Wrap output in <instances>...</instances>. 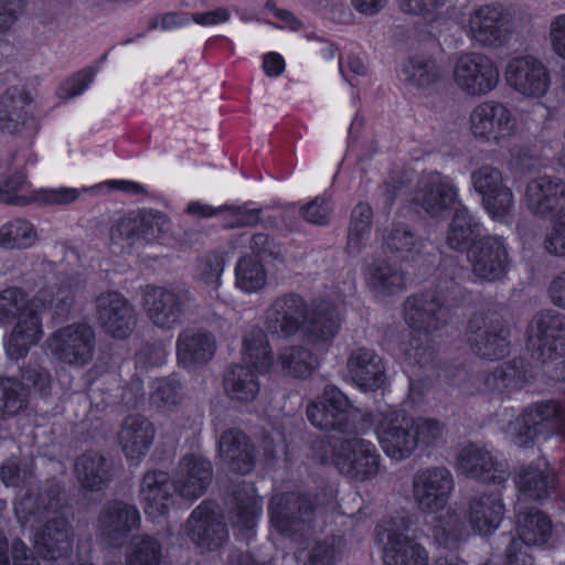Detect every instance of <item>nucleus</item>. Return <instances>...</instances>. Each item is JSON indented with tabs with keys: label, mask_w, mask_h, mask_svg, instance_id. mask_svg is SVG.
<instances>
[{
	"label": "nucleus",
	"mask_w": 565,
	"mask_h": 565,
	"mask_svg": "<svg viewBox=\"0 0 565 565\" xmlns=\"http://www.w3.org/2000/svg\"><path fill=\"white\" fill-rule=\"evenodd\" d=\"M142 308L154 326L171 329L184 320L189 306L181 296L171 290L148 286L143 291Z\"/></svg>",
	"instance_id": "nucleus-19"
},
{
	"label": "nucleus",
	"mask_w": 565,
	"mask_h": 565,
	"mask_svg": "<svg viewBox=\"0 0 565 565\" xmlns=\"http://www.w3.org/2000/svg\"><path fill=\"white\" fill-rule=\"evenodd\" d=\"M440 431L436 420L418 419L414 423L401 409L390 411L376 426L382 449L395 460L407 458L420 444L429 445Z\"/></svg>",
	"instance_id": "nucleus-6"
},
{
	"label": "nucleus",
	"mask_w": 565,
	"mask_h": 565,
	"mask_svg": "<svg viewBox=\"0 0 565 565\" xmlns=\"http://www.w3.org/2000/svg\"><path fill=\"white\" fill-rule=\"evenodd\" d=\"M94 343V330L85 323L60 328L46 341L47 350L56 360L76 365L92 360Z\"/></svg>",
	"instance_id": "nucleus-14"
},
{
	"label": "nucleus",
	"mask_w": 565,
	"mask_h": 565,
	"mask_svg": "<svg viewBox=\"0 0 565 565\" xmlns=\"http://www.w3.org/2000/svg\"><path fill=\"white\" fill-rule=\"evenodd\" d=\"M21 8L20 0H0V31L11 25Z\"/></svg>",
	"instance_id": "nucleus-60"
},
{
	"label": "nucleus",
	"mask_w": 565,
	"mask_h": 565,
	"mask_svg": "<svg viewBox=\"0 0 565 565\" xmlns=\"http://www.w3.org/2000/svg\"><path fill=\"white\" fill-rule=\"evenodd\" d=\"M212 477L211 463L201 455H190L179 463L174 489L183 498L193 500L203 494Z\"/></svg>",
	"instance_id": "nucleus-21"
},
{
	"label": "nucleus",
	"mask_w": 565,
	"mask_h": 565,
	"mask_svg": "<svg viewBox=\"0 0 565 565\" xmlns=\"http://www.w3.org/2000/svg\"><path fill=\"white\" fill-rule=\"evenodd\" d=\"M367 285L381 294H394L404 287V276L384 260L373 262L365 271Z\"/></svg>",
	"instance_id": "nucleus-37"
},
{
	"label": "nucleus",
	"mask_w": 565,
	"mask_h": 565,
	"mask_svg": "<svg viewBox=\"0 0 565 565\" xmlns=\"http://www.w3.org/2000/svg\"><path fill=\"white\" fill-rule=\"evenodd\" d=\"M405 72L408 75L409 81H412L417 86H425L431 82L428 64H415L412 62L406 66Z\"/></svg>",
	"instance_id": "nucleus-61"
},
{
	"label": "nucleus",
	"mask_w": 565,
	"mask_h": 565,
	"mask_svg": "<svg viewBox=\"0 0 565 565\" xmlns=\"http://www.w3.org/2000/svg\"><path fill=\"white\" fill-rule=\"evenodd\" d=\"M141 230L139 232H132L127 234V242L132 245L136 239H145L146 242H152L159 238L163 233L170 228V222L160 212H149L140 221Z\"/></svg>",
	"instance_id": "nucleus-43"
},
{
	"label": "nucleus",
	"mask_w": 565,
	"mask_h": 565,
	"mask_svg": "<svg viewBox=\"0 0 565 565\" xmlns=\"http://www.w3.org/2000/svg\"><path fill=\"white\" fill-rule=\"evenodd\" d=\"M224 269V263L218 256L206 257L199 264V274L203 281L217 288Z\"/></svg>",
	"instance_id": "nucleus-54"
},
{
	"label": "nucleus",
	"mask_w": 565,
	"mask_h": 565,
	"mask_svg": "<svg viewBox=\"0 0 565 565\" xmlns=\"http://www.w3.org/2000/svg\"><path fill=\"white\" fill-rule=\"evenodd\" d=\"M503 513L504 507L500 497H481L471 502L468 523L475 533L487 535L499 527Z\"/></svg>",
	"instance_id": "nucleus-27"
},
{
	"label": "nucleus",
	"mask_w": 565,
	"mask_h": 565,
	"mask_svg": "<svg viewBox=\"0 0 565 565\" xmlns=\"http://www.w3.org/2000/svg\"><path fill=\"white\" fill-rule=\"evenodd\" d=\"M180 398L179 387L172 380L168 379L157 381L150 395L151 403L159 408L177 405Z\"/></svg>",
	"instance_id": "nucleus-48"
},
{
	"label": "nucleus",
	"mask_w": 565,
	"mask_h": 565,
	"mask_svg": "<svg viewBox=\"0 0 565 565\" xmlns=\"http://www.w3.org/2000/svg\"><path fill=\"white\" fill-rule=\"evenodd\" d=\"M265 324L273 333L290 335L307 323L308 340L318 347L332 341L340 330L339 310L328 303L318 305L308 311L302 297L286 295L277 298L265 312Z\"/></svg>",
	"instance_id": "nucleus-2"
},
{
	"label": "nucleus",
	"mask_w": 565,
	"mask_h": 565,
	"mask_svg": "<svg viewBox=\"0 0 565 565\" xmlns=\"http://www.w3.org/2000/svg\"><path fill=\"white\" fill-rule=\"evenodd\" d=\"M284 501V497H275L273 498L268 508L273 525L281 533H286L288 530L287 516L286 513L282 511Z\"/></svg>",
	"instance_id": "nucleus-59"
},
{
	"label": "nucleus",
	"mask_w": 565,
	"mask_h": 565,
	"mask_svg": "<svg viewBox=\"0 0 565 565\" xmlns=\"http://www.w3.org/2000/svg\"><path fill=\"white\" fill-rule=\"evenodd\" d=\"M96 309L98 323L113 338L126 339L137 326L134 306L116 291L100 294L96 299Z\"/></svg>",
	"instance_id": "nucleus-17"
},
{
	"label": "nucleus",
	"mask_w": 565,
	"mask_h": 565,
	"mask_svg": "<svg viewBox=\"0 0 565 565\" xmlns=\"http://www.w3.org/2000/svg\"><path fill=\"white\" fill-rule=\"evenodd\" d=\"M415 203L431 217H439L446 211H454L447 232V244L452 249H462L481 234L480 224L458 199V189L448 177L438 172L427 173L419 182Z\"/></svg>",
	"instance_id": "nucleus-3"
},
{
	"label": "nucleus",
	"mask_w": 565,
	"mask_h": 565,
	"mask_svg": "<svg viewBox=\"0 0 565 565\" xmlns=\"http://www.w3.org/2000/svg\"><path fill=\"white\" fill-rule=\"evenodd\" d=\"M409 530L411 521L404 515L379 526L377 539L384 544L385 565H427L428 554L423 546L408 539L406 533Z\"/></svg>",
	"instance_id": "nucleus-10"
},
{
	"label": "nucleus",
	"mask_w": 565,
	"mask_h": 565,
	"mask_svg": "<svg viewBox=\"0 0 565 565\" xmlns=\"http://www.w3.org/2000/svg\"><path fill=\"white\" fill-rule=\"evenodd\" d=\"M550 42L553 52L565 60V13L555 17L551 21Z\"/></svg>",
	"instance_id": "nucleus-55"
},
{
	"label": "nucleus",
	"mask_w": 565,
	"mask_h": 565,
	"mask_svg": "<svg viewBox=\"0 0 565 565\" xmlns=\"http://www.w3.org/2000/svg\"><path fill=\"white\" fill-rule=\"evenodd\" d=\"M242 363L233 366L224 377V390L230 398L237 402L253 401L259 385L256 374H266L273 366V354L264 331L254 326L244 332Z\"/></svg>",
	"instance_id": "nucleus-5"
},
{
	"label": "nucleus",
	"mask_w": 565,
	"mask_h": 565,
	"mask_svg": "<svg viewBox=\"0 0 565 565\" xmlns=\"http://www.w3.org/2000/svg\"><path fill=\"white\" fill-rule=\"evenodd\" d=\"M454 489L450 472L444 468L417 472L413 481V495L425 513V522L431 527V536L440 545H448L463 536L456 515L446 509Z\"/></svg>",
	"instance_id": "nucleus-4"
},
{
	"label": "nucleus",
	"mask_w": 565,
	"mask_h": 565,
	"mask_svg": "<svg viewBox=\"0 0 565 565\" xmlns=\"http://www.w3.org/2000/svg\"><path fill=\"white\" fill-rule=\"evenodd\" d=\"M32 99L22 89L12 87L0 98V130L17 134L33 127Z\"/></svg>",
	"instance_id": "nucleus-23"
},
{
	"label": "nucleus",
	"mask_w": 565,
	"mask_h": 565,
	"mask_svg": "<svg viewBox=\"0 0 565 565\" xmlns=\"http://www.w3.org/2000/svg\"><path fill=\"white\" fill-rule=\"evenodd\" d=\"M468 129L481 141L500 145L516 134L518 124L508 106L497 100H486L470 111Z\"/></svg>",
	"instance_id": "nucleus-9"
},
{
	"label": "nucleus",
	"mask_w": 565,
	"mask_h": 565,
	"mask_svg": "<svg viewBox=\"0 0 565 565\" xmlns=\"http://www.w3.org/2000/svg\"><path fill=\"white\" fill-rule=\"evenodd\" d=\"M467 257L475 276L488 281L502 278L510 264L505 242L500 236H486L475 242Z\"/></svg>",
	"instance_id": "nucleus-16"
},
{
	"label": "nucleus",
	"mask_w": 565,
	"mask_h": 565,
	"mask_svg": "<svg viewBox=\"0 0 565 565\" xmlns=\"http://www.w3.org/2000/svg\"><path fill=\"white\" fill-rule=\"evenodd\" d=\"M266 7L271 12V14L279 20V23L276 24V28L287 31H297L301 28V21L291 12L277 8L269 2L266 4Z\"/></svg>",
	"instance_id": "nucleus-57"
},
{
	"label": "nucleus",
	"mask_w": 565,
	"mask_h": 565,
	"mask_svg": "<svg viewBox=\"0 0 565 565\" xmlns=\"http://www.w3.org/2000/svg\"><path fill=\"white\" fill-rule=\"evenodd\" d=\"M21 377L22 384L10 377H0V418L17 415L25 407L31 390L44 394L50 383L47 373L38 366L22 369Z\"/></svg>",
	"instance_id": "nucleus-18"
},
{
	"label": "nucleus",
	"mask_w": 565,
	"mask_h": 565,
	"mask_svg": "<svg viewBox=\"0 0 565 565\" xmlns=\"http://www.w3.org/2000/svg\"><path fill=\"white\" fill-rule=\"evenodd\" d=\"M71 548L67 521L56 518L51 521L43 533L34 536V550L42 557L58 558Z\"/></svg>",
	"instance_id": "nucleus-29"
},
{
	"label": "nucleus",
	"mask_w": 565,
	"mask_h": 565,
	"mask_svg": "<svg viewBox=\"0 0 565 565\" xmlns=\"http://www.w3.org/2000/svg\"><path fill=\"white\" fill-rule=\"evenodd\" d=\"M332 211L330 202L324 198H316L302 209L303 217L313 224H326Z\"/></svg>",
	"instance_id": "nucleus-53"
},
{
	"label": "nucleus",
	"mask_w": 565,
	"mask_h": 565,
	"mask_svg": "<svg viewBox=\"0 0 565 565\" xmlns=\"http://www.w3.org/2000/svg\"><path fill=\"white\" fill-rule=\"evenodd\" d=\"M237 501L242 522L247 526L253 525L255 519L262 512V501L256 495L254 488L249 487L246 492V498L242 499L237 497Z\"/></svg>",
	"instance_id": "nucleus-50"
},
{
	"label": "nucleus",
	"mask_w": 565,
	"mask_h": 565,
	"mask_svg": "<svg viewBox=\"0 0 565 565\" xmlns=\"http://www.w3.org/2000/svg\"><path fill=\"white\" fill-rule=\"evenodd\" d=\"M525 200L529 209L541 216L555 212L553 226L545 239L548 253L565 255V184L540 177L527 184Z\"/></svg>",
	"instance_id": "nucleus-8"
},
{
	"label": "nucleus",
	"mask_w": 565,
	"mask_h": 565,
	"mask_svg": "<svg viewBox=\"0 0 565 565\" xmlns=\"http://www.w3.org/2000/svg\"><path fill=\"white\" fill-rule=\"evenodd\" d=\"M313 457L333 465L341 473L351 478H366L377 472L380 455L370 441L334 435L330 439L318 440L312 446Z\"/></svg>",
	"instance_id": "nucleus-7"
},
{
	"label": "nucleus",
	"mask_w": 565,
	"mask_h": 565,
	"mask_svg": "<svg viewBox=\"0 0 565 565\" xmlns=\"http://www.w3.org/2000/svg\"><path fill=\"white\" fill-rule=\"evenodd\" d=\"M457 467L465 475L483 480L493 479L492 476H488L493 467L492 457L480 447L469 446L463 448L457 459Z\"/></svg>",
	"instance_id": "nucleus-38"
},
{
	"label": "nucleus",
	"mask_w": 565,
	"mask_h": 565,
	"mask_svg": "<svg viewBox=\"0 0 565 565\" xmlns=\"http://www.w3.org/2000/svg\"><path fill=\"white\" fill-rule=\"evenodd\" d=\"M348 372L353 383L362 391H375L385 381L382 359L369 349L352 351L348 360Z\"/></svg>",
	"instance_id": "nucleus-24"
},
{
	"label": "nucleus",
	"mask_w": 565,
	"mask_h": 565,
	"mask_svg": "<svg viewBox=\"0 0 565 565\" xmlns=\"http://www.w3.org/2000/svg\"><path fill=\"white\" fill-rule=\"evenodd\" d=\"M168 476L162 471L149 472L143 477L140 498L145 503V512L151 518L163 515L168 509Z\"/></svg>",
	"instance_id": "nucleus-31"
},
{
	"label": "nucleus",
	"mask_w": 565,
	"mask_h": 565,
	"mask_svg": "<svg viewBox=\"0 0 565 565\" xmlns=\"http://www.w3.org/2000/svg\"><path fill=\"white\" fill-rule=\"evenodd\" d=\"M139 512L135 507L116 502L102 516L100 522L109 534L124 532L139 524Z\"/></svg>",
	"instance_id": "nucleus-41"
},
{
	"label": "nucleus",
	"mask_w": 565,
	"mask_h": 565,
	"mask_svg": "<svg viewBox=\"0 0 565 565\" xmlns=\"http://www.w3.org/2000/svg\"><path fill=\"white\" fill-rule=\"evenodd\" d=\"M504 78L515 92L534 98L545 95L551 84L545 65L533 56H518L509 60Z\"/></svg>",
	"instance_id": "nucleus-15"
},
{
	"label": "nucleus",
	"mask_w": 565,
	"mask_h": 565,
	"mask_svg": "<svg viewBox=\"0 0 565 565\" xmlns=\"http://www.w3.org/2000/svg\"><path fill=\"white\" fill-rule=\"evenodd\" d=\"M342 74L350 72L354 75H363L366 73V65L362 55H348L339 62Z\"/></svg>",
	"instance_id": "nucleus-62"
},
{
	"label": "nucleus",
	"mask_w": 565,
	"mask_h": 565,
	"mask_svg": "<svg viewBox=\"0 0 565 565\" xmlns=\"http://www.w3.org/2000/svg\"><path fill=\"white\" fill-rule=\"evenodd\" d=\"M467 36L482 46H500L510 36L512 23L509 13L495 4L472 9L461 22Z\"/></svg>",
	"instance_id": "nucleus-11"
},
{
	"label": "nucleus",
	"mask_w": 565,
	"mask_h": 565,
	"mask_svg": "<svg viewBox=\"0 0 565 565\" xmlns=\"http://www.w3.org/2000/svg\"><path fill=\"white\" fill-rule=\"evenodd\" d=\"M154 430L152 425L139 416L128 417L119 433V443L127 458L139 459L149 449Z\"/></svg>",
	"instance_id": "nucleus-25"
},
{
	"label": "nucleus",
	"mask_w": 565,
	"mask_h": 565,
	"mask_svg": "<svg viewBox=\"0 0 565 565\" xmlns=\"http://www.w3.org/2000/svg\"><path fill=\"white\" fill-rule=\"evenodd\" d=\"M372 217L371 207L360 203L352 211V218L349 228L348 248L350 252H358L370 230Z\"/></svg>",
	"instance_id": "nucleus-42"
},
{
	"label": "nucleus",
	"mask_w": 565,
	"mask_h": 565,
	"mask_svg": "<svg viewBox=\"0 0 565 565\" xmlns=\"http://www.w3.org/2000/svg\"><path fill=\"white\" fill-rule=\"evenodd\" d=\"M214 351V340L205 332L185 330L179 337L177 353L179 362L184 366L207 362Z\"/></svg>",
	"instance_id": "nucleus-28"
},
{
	"label": "nucleus",
	"mask_w": 565,
	"mask_h": 565,
	"mask_svg": "<svg viewBox=\"0 0 565 565\" xmlns=\"http://www.w3.org/2000/svg\"><path fill=\"white\" fill-rule=\"evenodd\" d=\"M30 183L22 172L8 180L0 181V202L9 204H25L31 199Z\"/></svg>",
	"instance_id": "nucleus-44"
},
{
	"label": "nucleus",
	"mask_w": 565,
	"mask_h": 565,
	"mask_svg": "<svg viewBox=\"0 0 565 565\" xmlns=\"http://www.w3.org/2000/svg\"><path fill=\"white\" fill-rule=\"evenodd\" d=\"M230 19V12L225 8H217L206 12L195 13L193 21L203 26L216 25L226 22Z\"/></svg>",
	"instance_id": "nucleus-58"
},
{
	"label": "nucleus",
	"mask_w": 565,
	"mask_h": 565,
	"mask_svg": "<svg viewBox=\"0 0 565 565\" xmlns=\"http://www.w3.org/2000/svg\"><path fill=\"white\" fill-rule=\"evenodd\" d=\"M259 220V211L247 205L231 206L227 210L225 222L227 226L254 225Z\"/></svg>",
	"instance_id": "nucleus-51"
},
{
	"label": "nucleus",
	"mask_w": 565,
	"mask_h": 565,
	"mask_svg": "<svg viewBox=\"0 0 565 565\" xmlns=\"http://www.w3.org/2000/svg\"><path fill=\"white\" fill-rule=\"evenodd\" d=\"M516 529L520 545L526 546L544 544L552 532L551 522L546 515L539 511L530 512L526 515H519Z\"/></svg>",
	"instance_id": "nucleus-35"
},
{
	"label": "nucleus",
	"mask_w": 565,
	"mask_h": 565,
	"mask_svg": "<svg viewBox=\"0 0 565 565\" xmlns=\"http://www.w3.org/2000/svg\"><path fill=\"white\" fill-rule=\"evenodd\" d=\"M263 68L267 76L277 77L285 70V61L278 53H267L263 60Z\"/></svg>",
	"instance_id": "nucleus-63"
},
{
	"label": "nucleus",
	"mask_w": 565,
	"mask_h": 565,
	"mask_svg": "<svg viewBox=\"0 0 565 565\" xmlns=\"http://www.w3.org/2000/svg\"><path fill=\"white\" fill-rule=\"evenodd\" d=\"M221 458L236 472L247 473L253 468V457L246 437L239 430L222 435L218 443Z\"/></svg>",
	"instance_id": "nucleus-30"
},
{
	"label": "nucleus",
	"mask_w": 565,
	"mask_h": 565,
	"mask_svg": "<svg viewBox=\"0 0 565 565\" xmlns=\"http://www.w3.org/2000/svg\"><path fill=\"white\" fill-rule=\"evenodd\" d=\"M77 478L84 488L98 490L108 479L105 460L97 454L84 455L75 463Z\"/></svg>",
	"instance_id": "nucleus-39"
},
{
	"label": "nucleus",
	"mask_w": 565,
	"mask_h": 565,
	"mask_svg": "<svg viewBox=\"0 0 565 565\" xmlns=\"http://www.w3.org/2000/svg\"><path fill=\"white\" fill-rule=\"evenodd\" d=\"M448 308L439 303V301L427 295L424 298L413 297L407 299L405 303V319L407 323L415 330L423 328L429 332L437 329V322L440 318L446 317Z\"/></svg>",
	"instance_id": "nucleus-26"
},
{
	"label": "nucleus",
	"mask_w": 565,
	"mask_h": 565,
	"mask_svg": "<svg viewBox=\"0 0 565 565\" xmlns=\"http://www.w3.org/2000/svg\"><path fill=\"white\" fill-rule=\"evenodd\" d=\"M339 551L333 546L320 545L310 557V565H331Z\"/></svg>",
	"instance_id": "nucleus-64"
},
{
	"label": "nucleus",
	"mask_w": 565,
	"mask_h": 565,
	"mask_svg": "<svg viewBox=\"0 0 565 565\" xmlns=\"http://www.w3.org/2000/svg\"><path fill=\"white\" fill-rule=\"evenodd\" d=\"M445 1L446 0H399V8L405 13L429 18L445 4Z\"/></svg>",
	"instance_id": "nucleus-52"
},
{
	"label": "nucleus",
	"mask_w": 565,
	"mask_h": 565,
	"mask_svg": "<svg viewBox=\"0 0 565 565\" xmlns=\"http://www.w3.org/2000/svg\"><path fill=\"white\" fill-rule=\"evenodd\" d=\"M385 247L398 253L412 252L416 245L414 235L405 230H396L385 238Z\"/></svg>",
	"instance_id": "nucleus-56"
},
{
	"label": "nucleus",
	"mask_w": 565,
	"mask_h": 565,
	"mask_svg": "<svg viewBox=\"0 0 565 565\" xmlns=\"http://www.w3.org/2000/svg\"><path fill=\"white\" fill-rule=\"evenodd\" d=\"M472 185L482 196L488 214L497 221H503L513 206V194L503 184L501 173L491 167H482L472 174Z\"/></svg>",
	"instance_id": "nucleus-20"
},
{
	"label": "nucleus",
	"mask_w": 565,
	"mask_h": 565,
	"mask_svg": "<svg viewBox=\"0 0 565 565\" xmlns=\"http://www.w3.org/2000/svg\"><path fill=\"white\" fill-rule=\"evenodd\" d=\"M518 487L523 497L540 500L546 493L548 482L547 477L541 468H530L518 478Z\"/></svg>",
	"instance_id": "nucleus-46"
},
{
	"label": "nucleus",
	"mask_w": 565,
	"mask_h": 565,
	"mask_svg": "<svg viewBox=\"0 0 565 565\" xmlns=\"http://www.w3.org/2000/svg\"><path fill=\"white\" fill-rule=\"evenodd\" d=\"M39 238L33 224L23 218L11 220L0 226V247L21 249L32 247Z\"/></svg>",
	"instance_id": "nucleus-36"
},
{
	"label": "nucleus",
	"mask_w": 565,
	"mask_h": 565,
	"mask_svg": "<svg viewBox=\"0 0 565 565\" xmlns=\"http://www.w3.org/2000/svg\"><path fill=\"white\" fill-rule=\"evenodd\" d=\"M94 79L92 70H83L67 78L57 89V96L62 99H70L85 92Z\"/></svg>",
	"instance_id": "nucleus-49"
},
{
	"label": "nucleus",
	"mask_w": 565,
	"mask_h": 565,
	"mask_svg": "<svg viewBox=\"0 0 565 565\" xmlns=\"http://www.w3.org/2000/svg\"><path fill=\"white\" fill-rule=\"evenodd\" d=\"M73 289L58 288L55 294L42 289L32 298L20 287L9 286L0 290V324L14 322L10 334L4 340L7 355L12 360L24 358L29 350L43 337L42 315L54 308L60 315L73 299Z\"/></svg>",
	"instance_id": "nucleus-1"
},
{
	"label": "nucleus",
	"mask_w": 565,
	"mask_h": 565,
	"mask_svg": "<svg viewBox=\"0 0 565 565\" xmlns=\"http://www.w3.org/2000/svg\"><path fill=\"white\" fill-rule=\"evenodd\" d=\"M452 78L462 93L471 97H480L491 93L498 86L500 75L490 57L470 53L457 58Z\"/></svg>",
	"instance_id": "nucleus-12"
},
{
	"label": "nucleus",
	"mask_w": 565,
	"mask_h": 565,
	"mask_svg": "<svg viewBox=\"0 0 565 565\" xmlns=\"http://www.w3.org/2000/svg\"><path fill=\"white\" fill-rule=\"evenodd\" d=\"M161 548L157 541L138 537L132 542L127 565H158Z\"/></svg>",
	"instance_id": "nucleus-45"
},
{
	"label": "nucleus",
	"mask_w": 565,
	"mask_h": 565,
	"mask_svg": "<svg viewBox=\"0 0 565 565\" xmlns=\"http://www.w3.org/2000/svg\"><path fill=\"white\" fill-rule=\"evenodd\" d=\"M189 525L193 536H198L200 545L209 550L217 548L227 540V532L224 526L214 522L209 507L200 505L191 514Z\"/></svg>",
	"instance_id": "nucleus-32"
},
{
	"label": "nucleus",
	"mask_w": 565,
	"mask_h": 565,
	"mask_svg": "<svg viewBox=\"0 0 565 565\" xmlns=\"http://www.w3.org/2000/svg\"><path fill=\"white\" fill-rule=\"evenodd\" d=\"M529 344L537 348L540 358H552V353L565 347V320L551 312L537 316L531 327Z\"/></svg>",
	"instance_id": "nucleus-22"
},
{
	"label": "nucleus",
	"mask_w": 565,
	"mask_h": 565,
	"mask_svg": "<svg viewBox=\"0 0 565 565\" xmlns=\"http://www.w3.org/2000/svg\"><path fill=\"white\" fill-rule=\"evenodd\" d=\"M281 372L287 376L305 379L319 365L318 358L302 347H290L279 353Z\"/></svg>",
	"instance_id": "nucleus-34"
},
{
	"label": "nucleus",
	"mask_w": 565,
	"mask_h": 565,
	"mask_svg": "<svg viewBox=\"0 0 565 565\" xmlns=\"http://www.w3.org/2000/svg\"><path fill=\"white\" fill-rule=\"evenodd\" d=\"M236 286L244 292H256L267 281L264 266L255 257L242 258L235 269Z\"/></svg>",
	"instance_id": "nucleus-40"
},
{
	"label": "nucleus",
	"mask_w": 565,
	"mask_h": 565,
	"mask_svg": "<svg viewBox=\"0 0 565 565\" xmlns=\"http://www.w3.org/2000/svg\"><path fill=\"white\" fill-rule=\"evenodd\" d=\"M508 332L500 329L499 332H483L480 334V342L476 343L477 352L483 358L499 359L508 353Z\"/></svg>",
	"instance_id": "nucleus-47"
},
{
	"label": "nucleus",
	"mask_w": 565,
	"mask_h": 565,
	"mask_svg": "<svg viewBox=\"0 0 565 565\" xmlns=\"http://www.w3.org/2000/svg\"><path fill=\"white\" fill-rule=\"evenodd\" d=\"M556 414V406L552 403L537 404L519 416L512 423L513 429L522 430L515 436V444L522 446L532 439L539 431L540 427Z\"/></svg>",
	"instance_id": "nucleus-33"
},
{
	"label": "nucleus",
	"mask_w": 565,
	"mask_h": 565,
	"mask_svg": "<svg viewBox=\"0 0 565 565\" xmlns=\"http://www.w3.org/2000/svg\"><path fill=\"white\" fill-rule=\"evenodd\" d=\"M307 416L319 429L350 434L358 413L337 387L327 386L322 396L308 405Z\"/></svg>",
	"instance_id": "nucleus-13"
}]
</instances>
